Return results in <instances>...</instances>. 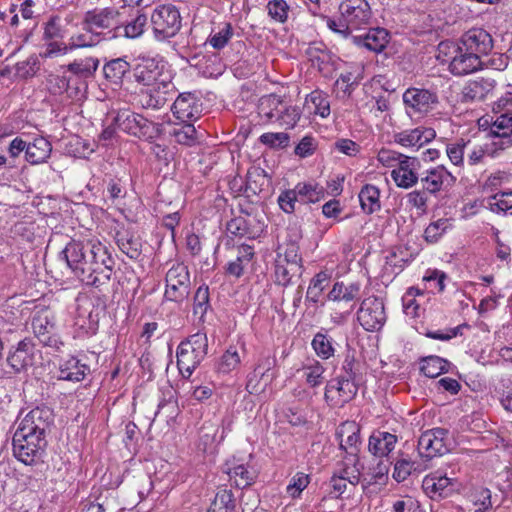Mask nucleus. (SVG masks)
<instances>
[{
	"mask_svg": "<svg viewBox=\"0 0 512 512\" xmlns=\"http://www.w3.org/2000/svg\"><path fill=\"white\" fill-rule=\"evenodd\" d=\"M403 102L406 108L414 113H427L432 110L439 101L436 92L412 87L404 92Z\"/></svg>",
	"mask_w": 512,
	"mask_h": 512,
	"instance_id": "nucleus-16",
	"label": "nucleus"
},
{
	"mask_svg": "<svg viewBox=\"0 0 512 512\" xmlns=\"http://www.w3.org/2000/svg\"><path fill=\"white\" fill-rule=\"evenodd\" d=\"M458 43L462 49L476 54L480 60L482 56L488 55L493 49L491 35L482 28L468 30L461 36Z\"/></svg>",
	"mask_w": 512,
	"mask_h": 512,
	"instance_id": "nucleus-14",
	"label": "nucleus"
},
{
	"mask_svg": "<svg viewBox=\"0 0 512 512\" xmlns=\"http://www.w3.org/2000/svg\"><path fill=\"white\" fill-rule=\"evenodd\" d=\"M233 36V28L230 23H225L223 27L216 32L211 34L208 38V43L217 50L224 48L229 40Z\"/></svg>",
	"mask_w": 512,
	"mask_h": 512,
	"instance_id": "nucleus-59",
	"label": "nucleus"
},
{
	"mask_svg": "<svg viewBox=\"0 0 512 512\" xmlns=\"http://www.w3.org/2000/svg\"><path fill=\"white\" fill-rule=\"evenodd\" d=\"M357 319L366 331H379L387 319L383 299L375 296L364 299L358 310Z\"/></svg>",
	"mask_w": 512,
	"mask_h": 512,
	"instance_id": "nucleus-8",
	"label": "nucleus"
},
{
	"mask_svg": "<svg viewBox=\"0 0 512 512\" xmlns=\"http://www.w3.org/2000/svg\"><path fill=\"white\" fill-rule=\"evenodd\" d=\"M277 202L284 213H293L295 211V203L299 202L295 187L293 189H286L282 191L278 196Z\"/></svg>",
	"mask_w": 512,
	"mask_h": 512,
	"instance_id": "nucleus-61",
	"label": "nucleus"
},
{
	"mask_svg": "<svg viewBox=\"0 0 512 512\" xmlns=\"http://www.w3.org/2000/svg\"><path fill=\"white\" fill-rule=\"evenodd\" d=\"M390 463L388 460H380L371 473L364 475L362 478V486L365 489L372 484L384 482L387 479Z\"/></svg>",
	"mask_w": 512,
	"mask_h": 512,
	"instance_id": "nucleus-52",
	"label": "nucleus"
},
{
	"mask_svg": "<svg viewBox=\"0 0 512 512\" xmlns=\"http://www.w3.org/2000/svg\"><path fill=\"white\" fill-rule=\"evenodd\" d=\"M99 61L93 57L76 59L67 65V70L75 77L86 80L96 72Z\"/></svg>",
	"mask_w": 512,
	"mask_h": 512,
	"instance_id": "nucleus-35",
	"label": "nucleus"
},
{
	"mask_svg": "<svg viewBox=\"0 0 512 512\" xmlns=\"http://www.w3.org/2000/svg\"><path fill=\"white\" fill-rule=\"evenodd\" d=\"M71 273L86 285L100 288L111 279L115 260L99 240L69 241L60 252Z\"/></svg>",
	"mask_w": 512,
	"mask_h": 512,
	"instance_id": "nucleus-1",
	"label": "nucleus"
},
{
	"mask_svg": "<svg viewBox=\"0 0 512 512\" xmlns=\"http://www.w3.org/2000/svg\"><path fill=\"white\" fill-rule=\"evenodd\" d=\"M447 275L440 270H428L423 276L422 281L425 284V289H430L432 292L437 291L442 293L445 289V280Z\"/></svg>",
	"mask_w": 512,
	"mask_h": 512,
	"instance_id": "nucleus-54",
	"label": "nucleus"
},
{
	"mask_svg": "<svg viewBox=\"0 0 512 512\" xmlns=\"http://www.w3.org/2000/svg\"><path fill=\"white\" fill-rule=\"evenodd\" d=\"M359 293V284L352 283L350 285H344L342 282H336L328 294V299L335 302H352L358 298Z\"/></svg>",
	"mask_w": 512,
	"mask_h": 512,
	"instance_id": "nucleus-38",
	"label": "nucleus"
},
{
	"mask_svg": "<svg viewBox=\"0 0 512 512\" xmlns=\"http://www.w3.org/2000/svg\"><path fill=\"white\" fill-rule=\"evenodd\" d=\"M171 110L173 115L182 122L192 121L200 116L201 103L193 93H181L174 101Z\"/></svg>",
	"mask_w": 512,
	"mask_h": 512,
	"instance_id": "nucleus-19",
	"label": "nucleus"
},
{
	"mask_svg": "<svg viewBox=\"0 0 512 512\" xmlns=\"http://www.w3.org/2000/svg\"><path fill=\"white\" fill-rule=\"evenodd\" d=\"M471 501L475 506L484 509H492V494L490 489L479 487L471 492Z\"/></svg>",
	"mask_w": 512,
	"mask_h": 512,
	"instance_id": "nucleus-64",
	"label": "nucleus"
},
{
	"mask_svg": "<svg viewBox=\"0 0 512 512\" xmlns=\"http://www.w3.org/2000/svg\"><path fill=\"white\" fill-rule=\"evenodd\" d=\"M165 297L174 302L184 301L190 293V274L184 263H175L166 273Z\"/></svg>",
	"mask_w": 512,
	"mask_h": 512,
	"instance_id": "nucleus-7",
	"label": "nucleus"
},
{
	"mask_svg": "<svg viewBox=\"0 0 512 512\" xmlns=\"http://www.w3.org/2000/svg\"><path fill=\"white\" fill-rule=\"evenodd\" d=\"M328 281V276L324 272L318 273L310 282V285L307 290L306 299L317 303L319 301V297L323 290L325 289V285Z\"/></svg>",
	"mask_w": 512,
	"mask_h": 512,
	"instance_id": "nucleus-57",
	"label": "nucleus"
},
{
	"mask_svg": "<svg viewBox=\"0 0 512 512\" xmlns=\"http://www.w3.org/2000/svg\"><path fill=\"white\" fill-rule=\"evenodd\" d=\"M175 92L176 87L170 76L165 75L149 88L146 105L153 109H159L172 99Z\"/></svg>",
	"mask_w": 512,
	"mask_h": 512,
	"instance_id": "nucleus-20",
	"label": "nucleus"
},
{
	"mask_svg": "<svg viewBox=\"0 0 512 512\" xmlns=\"http://www.w3.org/2000/svg\"><path fill=\"white\" fill-rule=\"evenodd\" d=\"M53 423V410L47 406H38L27 413L13 436L15 457L26 465L40 461L47 446L46 436Z\"/></svg>",
	"mask_w": 512,
	"mask_h": 512,
	"instance_id": "nucleus-2",
	"label": "nucleus"
},
{
	"mask_svg": "<svg viewBox=\"0 0 512 512\" xmlns=\"http://www.w3.org/2000/svg\"><path fill=\"white\" fill-rule=\"evenodd\" d=\"M452 228V222L449 218H439L431 222L424 230V239L427 243H437L440 238Z\"/></svg>",
	"mask_w": 512,
	"mask_h": 512,
	"instance_id": "nucleus-42",
	"label": "nucleus"
},
{
	"mask_svg": "<svg viewBox=\"0 0 512 512\" xmlns=\"http://www.w3.org/2000/svg\"><path fill=\"white\" fill-rule=\"evenodd\" d=\"M429 194L425 189L413 190L406 195L407 205L424 214L428 208Z\"/></svg>",
	"mask_w": 512,
	"mask_h": 512,
	"instance_id": "nucleus-55",
	"label": "nucleus"
},
{
	"mask_svg": "<svg viewBox=\"0 0 512 512\" xmlns=\"http://www.w3.org/2000/svg\"><path fill=\"white\" fill-rule=\"evenodd\" d=\"M397 436L385 431H376L369 437L368 450L376 457L383 458L393 451Z\"/></svg>",
	"mask_w": 512,
	"mask_h": 512,
	"instance_id": "nucleus-26",
	"label": "nucleus"
},
{
	"mask_svg": "<svg viewBox=\"0 0 512 512\" xmlns=\"http://www.w3.org/2000/svg\"><path fill=\"white\" fill-rule=\"evenodd\" d=\"M227 474L238 488H245L252 485L257 478L256 471L243 464L229 469Z\"/></svg>",
	"mask_w": 512,
	"mask_h": 512,
	"instance_id": "nucleus-40",
	"label": "nucleus"
},
{
	"mask_svg": "<svg viewBox=\"0 0 512 512\" xmlns=\"http://www.w3.org/2000/svg\"><path fill=\"white\" fill-rule=\"evenodd\" d=\"M52 152L51 143L44 137H36L27 142L25 160L31 165L45 163Z\"/></svg>",
	"mask_w": 512,
	"mask_h": 512,
	"instance_id": "nucleus-28",
	"label": "nucleus"
},
{
	"mask_svg": "<svg viewBox=\"0 0 512 512\" xmlns=\"http://www.w3.org/2000/svg\"><path fill=\"white\" fill-rule=\"evenodd\" d=\"M449 362L439 356L425 357L421 362V372L429 378H435L448 371Z\"/></svg>",
	"mask_w": 512,
	"mask_h": 512,
	"instance_id": "nucleus-44",
	"label": "nucleus"
},
{
	"mask_svg": "<svg viewBox=\"0 0 512 512\" xmlns=\"http://www.w3.org/2000/svg\"><path fill=\"white\" fill-rule=\"evenodd\" d=\"M147 24V16L139 13L130 21L123 20L121 17V23L117 28L116 35L125 36L127 38H137L144 32V28Z\"/></svg>",
	"mask_w": 512,
	"mask_h": 512,
	"instance_id": "nucleus-32",
	"label": "nucleus"
},
{
	"mask_svg": "<svg viewBox=\"0 0 512 512\" xmlns=\"http://www.w3.org/2000/svg\"><path fill=\"white\" fill-rule=\"evenodd\" d=\"M358 197L361 208L366 214H372L380 210V190L376 186L371 184L364 185Z\"/></svg>",
	"mask_w": 512,
	"mask_h": 512,
	"instance_id": "nucleus-33",
	"label": "nucleus"
},
{
	"mask_svg": "<svg viewBox=\"0 0 512 512\" xmlns=\"http://www.w3.org/2000/svg\"><path fill=\"white\" fill-rule=\"evenodd\" d=\"M295 189L300 203H316L325 197V189L318 183L300 182Z\"/></svg>",
	"mask_w": 512,
	"mask_h": 512,
	"instance_id": "nucleus-34",
	"label": "nucleus"
},
{
	"mask_svg": "<svg viewBox=\"0 0 512 512\" xmlns=\"http://www.w3.org/2000/svg\"><path fill=\"white\" fill-rule=\"evenodd\" d=\"M491 132L512 144V113H502L493 122Z\"/></svg>",
	"mask_w": 512,
	"mask_h": 512,
	"instance_id": "nucleus-49",
	"label": "nucleus"
},
{
	"mask_svg": "<svg viewBox=\"0 0 512 512\" xmlns=\"http://www.w3.org/2000/svg\"><path fill=\"white\" fill-rule=\"evenodd\" d=\"M275 115L276 119L274 122H278L280 125L286 126L287 128H293L300 119V113L297 108L287 104H284L280 113Z\"/></svg>",
	"mask_w": 512,
	"mask_h": 512,
	"instance_id": "nucleus-58",
	"label": "nucleus"
},
{
	"mask_svg": "<svg viewBox=\"0 0 512 512\" xmlns=\"http://www.w3.org/2000/svg\"><path fill=\"white\" fill-rule=\"evenodd\" d=\"M208 353V338L206 333L197 332L180 342L176 357L179 372L184 378H189L194 370L205 359Z\"/></svg>",
	"mask_w": 512,
	"mask_h": 512,
	"instance_id": "nucleus-4",
	"label": "nucleus"
},
{
	"mask_svg": "<svg viewBox=\"0 0 512 512\" xmlns=\"http://www.w3.org/2000/svg\"><path fill=\"white\" fill-rule=\"evenodd\" d=\"M150 20L154 36L159 41L174 37L181 28L180 12L173 4L156 6Z\"/></svg>",
	"mask_w": 512,
	"mask_h": 512,
	"instance_id": "nucleus-6",
	"label": "nucleus"
},
{
	"mask_svg": "<svg viewBox=\"0 0 512 512\" xmlns=\"http://www.w3.org/2000/svg\"><path fill=\"white\" fill-rule=\"evenodd\" d=\"M306 55L311 61L312 66L316 67L319 71L326 69L330 63L331 55L323 43H313L306 50Z\"/></svg>",
	"mask_w": 512,
	"mask_h": 512,
	"instance_id": "nucleus-41",
	"label": "nucleus"
},
{
	"mask_svg": "<svg viewBox=\"0 0 512 512\" xmlns=\"http://www.w3.org/2000/svg\"><path fill=\"white\" fill-rule=\"evenodd\" d=\"M422 487L431 499H442L456 491V482L446 475L434 473L423 479Z\"/></svg>",
	"mask_w": 512,
	"mask_h": 512,
	"instance_id": "nucleus-18",
	"label": "nucleus"
},
{
	"mask_svg": "<svg viewBox=\"0 0 512 512\" xmlns=\"http://www.w3.org/2000/svg\"><path fill=\"white\" fill-rule=\"evenodd\" d=\"M32 329L35 337L45 346L58 349L60 341L54 321V315L49 309H41L32 318Z\"/></svg>",
	"mask_w": 512,
	"mask_h": 512,
	"instance_id": "nucleus-10",
	"label": "nucleus"
},
{
	"mask_svg": "<svg viewBox=\"0 0 512 512\" xmlns=\"http://www.w3.org/2000/svg\"><path fill=\"white\" fill-rule=\"evenodd\" d=\"M135 80L144 86L151 87L166 74L161 73L154 60H144L136 65L133 70Z\"/></svg>",
	"mask_w": 512,
	"mask_h": 512,
	"instance_id": "nucleus-29",
	"label": "nucleus"
},
{
	"mask_svg": "<svg viewBox=\"0 0 512 512\" xmlns=\"http://www.w3.org/2000/svg\"><path fill=\"white\" fill-rule=\"evenodd\" d=\"M89 372L88 365L82 363L76 357H70L60 363L57 378L64 381L80 382Z\"/></svg>",
	"mask_w": 512,
	"mask_h": 512,
	"instance_id": "nucleus-27",
	"label": "nucleus"
},
{
	"mask_svg": "<svg viewBox=\"0 0 512 512\" xmlns=\"http://www.w3.org/2000/svg\"><path fill=\"white\" fill-rule=\"evenodd\" d=\"M240 356L236 347L230 346L220 357L217 364V371L222 374H228L235 370L240 364Z\"/></svg>",
	"mask_w": 512,
	"mask_h": 512,
	"instance_id": "nucleus-50",
	"label": "nucleus"
},
{
	"mask_svg": "<svg viewBox=\"0 0 512 512\" xmlns=\"http://www.w3.org/2000/svg\"><path fill=\"white\" fill-rule=\"evenodd\" d=\"M235 499L231 490L220 489L209 509L208 512H235Z\"/></svg>",
	"mask_w": 512,
	"mask_h": 512,
	"instance_id": "nucleus-45",
	"label": "nucleus"
},
{
	"mask_svg": "<svg viewBox=\"0 0 512 512\" xmlns=\"http://www.w3.org/2000/svg\"><path fill=\"white\" fill-rule=\"evenodd\" d=\"M334 344V339L324 332L316 333L311 342V346L316 355L323 360H327L334 356L336 351Z\"/></svg>",
	"mask_w": 512,
	"mask_h": 512,
	"instance_id": "nucleus-39",
	"label": "nucleus"
},
{
	"mask_svg": "<svg viewBox=\"0 0 512 512\" xmlns=\"http://www.w3.org/2000/svg\"><path fill=\"white\" fill-rule=\"evenodd\" d=\"M16 76L21 79H28L33 77L40 69L39 58L36 54H32L25 60L16 64Z\"/></svg>",
	"mask_w": 512,
	"mask_h": 512,
	"instance_id": "nucleus-53",
	"label": "nucleus"
},
{
	"mask_svg": "<svg viewBox=\"0 0 512 512\" xmlns=\"http://www.w3.org/2000/svg\"><path fill=\"white\" fill-rule=\"evenodd\" d=\"M299 371L302 372V377L311 388L318 387L324 382L325 367L318 360L307 361Z\"/></svg>",
	"mask_w": 512,
	"mask_h": 512,
	"instance_id": "nucleus-36",
	"label": "nucleus"
},
{
	"mask_svg": "<svg viewBox=\"0 0 512 512\" xmlns=\"http://www.w3.org/2000/svg\"><path fill=\"white\" fill-rule=\"evenodd\" d=\"M341 17L352 30L364 28L369 25L372 10L367 0H343L339 5Z\"/></svg>",
	"mask_w": 512,
	"mask_h": 512,
	"instance_id": "nucleus-11",
	"label": "nucleus"
},
{
	"mask_svg": "<svg viewBox=\"0 0 512 512\" xmlns=\"http://www.w3.org/2000/svg\"><path fill=\"white\" fill-rule=\"evenodd\" d=\"M358 385L355 380L337 376L325 387L324 398L332 406H343L357 395Z\"/></svg>",
	"mask_w": 512,
	"mask_h": 512,
	"instance_id": "nucleus-12",
	"label": "nucleus"
},
{
	"mask_svg": "<svg viewBox=\"0 0 512 512\" xmlns=\"http://www.w3.org/2000/svg\"><path fill=\"white\" fill-rule=\"evenodd\" d=\"M129 70L130 64L122 58L109 61L103 68L105 77L115 83L119 82Z\"/></svg>",
	"mask_w": 512,
	"mask_h": 512,
	"instance_id": "nucleus-47",
	"label": "nucleus"
},
{
	"mask_svg": "<svg viewBox=\"0 0 512 512\" xmlns=\"http://www.w3.org/2000/svg\"><path fill=\"white\" fill-rule=\"evenodd\" d=\"M123 12L114 7L95 9L85 14V23L91 28H101L113 30L112 37H117L116 31L121 23Z\"/></svg>",
	"mask_w": 512,
	"mask_h": 512,
	"instance_id": "nucleus-17",
	"label": "nucleus"
},
{
	"mask_svg": "<svg viewBox=\"0 0 512 512\" xmlns=\"http://www.w3.org/2000/svg\"><path fill=\"white\" fill-rule=\"evenodd\" d=\"M288 253L286 254V264L278 263L275 267L276 282L279 285L287 286L292 278L301 273L300 258L297 254H294V259H288Z\"/></svg>",
	"mask_w": 512,
	"mask_h": 512,
	"instance_id": "nucleus-31",
	"label": "nucleus"
},
{
	"mask_svg": "<svg viewBox=\"0 0 512 512\" xmlns=\"http://www.w3.org/2000/svg\"><path fill=\"white\" fill-rule=\"evenodd\" d=\"M284 104L285 103L282 100L281 96L276 94H270L261 98L259 108L261 113L268 120L274 122V120L276 119L275 114L280 113Z\"/></svg>",
	"mask_w": 512,
	"mask_h": 512,
	"instance_id": "nucleus-46",
	"label": "nucleus"
},
{
	"mask_svg": "<svg viewBox=\"0 0 512 512\" xmlns=\"http://www.w3.org/2000/svg\"><path fill=\"white\" fill-rule=\"evenodd\" d=\"M496 81L491 77H480L469 81L463 88L462 97L465 102L482 101L493 93Z\"/></svg>",
	"mask_w": 512,
	"mask_h": 512,
	"instance_id": "nucleus-24",
	"label": "nucleus"
},
{
	"mask_svg": "<svg viewBox=\"0 0 512 512\" xmlns=\"http://www.w3.org/2000/svg\"><path fill=\"white\" fill-rule=\"evenodd\" d=\"M419 168L420 161L418 158L405 155L398 166L391 171V178L397 187L409 189L419 181Z\"/></svg>",
	"mask_w": 512,
	"mask_h": 512,
	"instance_id": "nucleus-15",
	"label": "nucleus"
},
{
	"mask_svg": "<svg viewBox=\"0 0 512 512\" xmlns=\"http://www.w3.org/2000/svg\"><path fill=\"white\" fill-rule=\"evenodd\" d=\"M353 41L358 46L379 53L386 48L389 42V33L384 28H374L363 36H354Z\"/></svg>",
	"mask_w": 512,
	"mask_h": 512,
	"instance_id": "nucleus-25",
	"label": "nucleus"
},
{
	"mask_svg": "<svg viewBox=\"0 0 512 512\" xmlns=\"http://www.w3.org/2000/svg\"><path fill=\"white\" fill-rule=\"evenodd\" d=\"M268 15L275 21L284 23L288 18L289 6L285 0H271L267 4Z\"/></svg>",
	"mask_w": 512,
	"mask_h": 512,
	"instance_id": "nucleus-60",
	"label": "nucleus"
},
{
	"mask_svg": "<svg viewBox=\"0 0 512 512\" xmlns=\"http://www.w3.org/2000/svg\"><path fill=\"white\" fill-rule=\"evenodd\" d=\"M419 181L423 189L435 195L450 189L456 183V177L445 166L437 165L420 173Z\"/></svg>",
	"mask_w": 512,
	"mask_h": 512,
	"instance_id": "nucleus-13",
	"label": "nucleus"
},
{
	"mask_svg": "<svg viewBox=\"0 0 512 512\" xmlns=\"http://www.w3.org/2000/svg\"><path fill=\"white\" fill-rule=\"evenodd\" d=\"M363 465L360 464L359 457H344V467L340 472L351 485L356 486L362 483Z\"/></svg>",
	"mask_w": 512,
	"mask_h": 512,
	"instance_id": "nucleus-43",
	"label": "nucleus"
},
{
	"mask_svg": "<svg viewBox=\"0 0 512 512\" xmlns=\"http://www.w3.org/2000/svg\"><path fill=\"white\" fill-rule=\"evenodd\" d=\"M113 122L121 131L146 141L156 139L161 133V124L127 109L119 110Z\"/></svg>",
	"mask_w": 512,
	"mask_h": 512,
	"instance_id": "nucleus-5",
	"label": "nucleus"
},
{
	"mask_svg": "<svg viewBox=\"0 0 512 512\" xmlns=\"http://www.w3.org/2000/svg\"><path fill=\"white\" fill-rule=\"evenodd\" d=\"M172 135L176 142L182 145L193 146L198 142L197 130L190 123H186L179 128H174Z\"/></svg>",
	"mask_w": 512,
	"mask_h": 512,
	"instance_id": "nucleus-51",
	"label": "nucleus"
},
{
	"mask_svg": "<svg viewBox=\"0 0 512 512\" xmlns=\"http://www.w3.org/2000/svg\"><path fill=\"white\" fill-rule=\"evenodd\" d=\"M437 59L448 64L449 71L455 76L473 73L482 66L476 54L462 49L458 42L453 41H442L438 45Z\"/></svg>",
	"mask_w": 512,
	"mask_h": 512,
	"instance_id": "nucleus-3",
	"label": "nucleus"
},
{
	"mask_svg": "<svg viewBox=\"0 0 512 512\" xmlns=\"http://www.w3.org/2000/svg\"><path fill=\"white\" fill-rule=\"evenodd\" d=\"M307 108L322 118L330 115V102L328 95L321 90H314L306 97Z\"/></svg>",
	"mask_w": 512,
	"mask_h": 512,
	"instance_id": "nucleus-37",
	"label": "nucleus"
},
{
	"mask_svg": "<svg viewBox=\"0 0 512 512\" xmlns=\"http://www.w3.org/2000/svg\"><path fill=\"white\" fill-rule=\"evenodd\" d=\"M436 137V132L432 128L417 127L404 130L394 135V142L403 147L420 148L424 144L432 141Z\"/></svg>",
	"mask_w": 512,
	"mask_h": 512,
	"instance_id": "nucleus-23",
	"label": "nucleus"
},
{
	"mask_svg": "<svg viewBox=\"0 0 512 512\" xmlns=\"http://www.w3.org/2000/svg\"><path fill=\"white\" fill-rule=\"evenodd\" d=\"M490 209L494 213L506 212L512 209V190L501 191L490 198Z\"/></svg>",
	"mask_w": 512,
	"mask_h": 512,
	"instance_id": "nucleus-56",
	"label": "nucleus"
},
{
	"mask_svg": "<svg viewBox=\"0 0 512 512\" xmlns=\"http://www.w3.org/2000/svg\"><path fill=\"white\" fill-rule=\"evenodd\" d=\"M210 308L209 288L207 285H201L195 292L193 301V313L204 321V317Z\"/></svg>",
	"mask_w": 512,
	"mask_h": 512,
	"instance_id": "nucleus-48",
	"label": "nucleus"
},
{
	"mask_svg": "<svg viewBox=\"0 0 512 512\" xmlns=\"http://www.w3.org/2000/svg\"><path fill=\"white\" fill-rule=\"evenodd\" d=\"M340 449L346 452L345 457H356L360 445V428L353 421L343 423L336 432Z\"/></svg>",
	"mask_w": 512,
	"mask_h": 512,
	"instance_id": "nucleus-22",
	"label": "nucleus"
},
{
	"mask_svg": "<svg viewBox=\"0 0 512 512\" xmlns=\"http://www.w3.org/2000/svg\"><path fill=\"white\" fill-rule=\"evenodd\" d=\"M260 142L271 148H285L289 144V136L284 132H268L264 133L259 138Z\"/></svg>",
	"mask_w": 512,
	"mask_h": 512,
	"instance_id": "nucleus-62",
	"label": "nucleus"
},
{
	"mask_svg": "<svg viewBox=\"0 0 512 512\" xmlns=\"http://www.w3.org/2000/svg\"><path fill=\"white\" fill-rule=\"evenodd\" d=\"M64 37V31L60 24V18L58 16H53L49 19L44 26L43 39L45 41L49 40H58Z\"/></svg>",
	"mask_w": 512,
	"mask_h": 512,
	"instance_id": "nucleus-63",
	"label": "nucleus"
},
{
	"mask_svg": "<svg viewBox=\"0 0 512 512\" xmlns=\"http://www.w3.org/2000/svg\"><path fill=\"white\" fill-rule=\"evenodd\" d=\"M449 432L444 428L429 429L418 439L419 455L426 459L442 456L449 451Z\"/></svg>",
	"mask_w": 512,
	"mask_h": 512,
	"instance_id": "nucleus-9",
	"label": "nucleus"
},
{
	"mask_svg": "<svg viewBox=\"0 0 512 512\" xmlns=\"http://www.w3.org/2000/svg\"><path fill=\"white\" fill-rule=\"evenodd\" d=\"M34 344L31 339L21 340L14 350H10L7 363L14 373L18 374L32 365Z\"/></svg>",
	"mask_w": 512,
	"mask_h": 512,
	"instance_id": "nucleus-21",
	"label": "nucleus"
},
{
	"mask_svg": "<svg viewBox=\"0 0 512 512\" xmlns=\"http://www.w3.org/2000/svg\"><path fill=\"white\" fill-rule=\"evenodd\" d=\"M116 243L119 249L130 259L137 260L142 253V242L139 237L128 231L117 232Z\"/></svg>",
	"mask_w": 512,
	"mask_h": 512,
	"instance_id": "nucleus-30",
	"label": "nucleus"
}]
</instances>
